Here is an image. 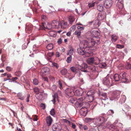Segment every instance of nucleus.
<instances>
[{"instance_id":"9","label":"nucleus","mask_w":131,"mask_h":131,"mask_svg":"<svg viewBox=\"0 0 131 131\" xmlns=\"http://www.w3.org/2000/svg\"><path fill=\"white\" fill-rule=\"evenodd\" d=\"M87 67V64L85 63L82 64L81 66L79 65L78 67V69H80L81 71L86 72H88L86 69Z\"/></svg>"},{"instance_id":"16","label":"nucleus","mask_w":131,"mask_h":131,"mask_svg":"<svg viewBox=\"0 0 131 131\" xmlns=\"http://www.w3.org/2000/svg\"><path fill=\"white\" fill-rule=\"evenodd\" d=\"M52 25L53 28H58L60 26L59 23L56 20H53L52 22Z\"/></svg>"},{"instance_id":"11","label":"nucleus","mask_w":131,"mask_h":131,"mask_svg":"<svg viewBox=\"0 0 131 131\" xmlns=\"http://www.w3.org/2000/svg\"><path fill=\"white\" fill-rule=\"evenodd\" d=\"M83 99L82 98L80 97L77 100L75 103L76 106L78 107H80L83 105L84 102H83Z\"/></svg>"},{"instance_id":"37","label":"nucleus","mask_w":131,"mask_h":131,"mask_svg":"<svg viewBox=\"0 0 131 131\" xmlns=\"http://www.w3.org/2000/svg\"><path fill=\"white\" fill-rule=\"evenodd\" d=\"M73 48L71 47L70 48V50H69L68 52V53L67 54L70 56H72V55L73 54Z\"/></svg>"},{"instance_id":"14","label":"nucleus","mask_w":131,"mask_h":131,"mask_svg":"<svg viewBox=\"0 0 131 131\" xmlns=\"http://www.w3.org/2000/svg\"><path fill=\"white\" fill-rule=\"evenodd\" d=\"M120 76L121 78V81L122 82L125 83L127 80L126 78V74L124 72H121L120 74Z\"/></svg>"},{"instance_id":"22","label":"nucleus","mask_w":131,"mask_h":131,"mask_svg":"<svg viewBox=\"0 0 131 131\" xmlns=\"http://www.w3.org/2000/svg\"><path fill=\"white\" fill-rule=\"evenodd\" d=\"M68 20L69 21V23H68L69 24H70L71 25L73 24V22L74 21L75 19L74 17L72 16H68Z\"/></svg>"},{"instance_id":"21","label":"nucleus","mask_w":131,"mask_h":131,"mask_svg":"<svg viewBox=\"0 0 131 131\" xmlns=\"http://www.w3.org/2000/svg\"><path fill=\"white\" fill-rule=\"evenodd\" d=\"M97 126H98L97 129L99 131H104L105 129L107 127V126H106L103 124Z\"/></svg>"},{"instance_id":"47","label":"nucleus","mask_w":131,"mask_h":131,"mask_svg":"<svg viewBox=\"0 0 131 131\" xmlns=\"http://www.w3.org/2000/svg\"><path fill=\"white\" fill-rule=\"evenodd\" d=\"M39 82L36 79H34L33 81V83L35 85H37L38 84Z\"/></svg>"},{"instance_id":"43","label":"nucleus","mask_w":131,"mask_h":131,"mask_svg":"<svg viewBox=\"0 0 131 131\" xmlns=\"http://www.w3.org/2000/svg\"><path fill=\"white\" fill-rule=\"evenodd\" d=\"M17 96L18 97V99L22 100H23L24 99V97L22 96V94L20 93L17 94Z\"/></svg>"},{"instance_id":"51","label":"nucleus","mask_w":131,"mask_h":131,"mask_svg":"<svg viewBox=\"0 0 131 131\" xmlns=\"http://www.w3.org/2000/svg\"><path fill=\"white\" fill-rule=\"evenodd\" d=\"M93 118H85V121L86 122H91L92 121H93Z\"/></svg>"},{"instance_id":"35","label":"nucleus","mask_w":131,"mask_h":131,"mask_svg":"<svg viewBox=\"0 0 131 131\" xmlns=\"http://www.w3.org/2000/svg\"><path fill=\"white\" fill-rule=\"evenodd\" d=\"M125 68L127 70H131V64L128 62H126L125 65Z\"/></svg>"},{"instance_id":"31","label":"nucleus","mask_w":131,"mask_h":131,"mask_svg":"<svg viewBox=\"0 0 131 131\" xmlns=\"http://www.w3.org/2000/svg\"><path fill=\"white\" fill-rule=\"evenodd\" d=\"M97 10L100 12L102 11L103 10V6L102 5L100 4L98 5L97 7Z\"/></svg>"},{"instance_id":"54","label":"nucleus","mask_w":131,"mask_h":131,"mask_svg":"<svg viewBox=\"0 0 131 131\" xmlns=\"http://www.w3.org/2000/svg\"><path fill=\"white\" fill-rule=\"evenodd\" d=\"M52 64L53 66L56 67L57 69H58L59 67V65L56 63L54 62L52 63Z\"/></svg>"},{"instance_id":"38","label":"nucleus","mask_w":131,"mask_h":131,"mask_svg":"<svg viewBox=\"0 0 131 131\" xmlns=\"http://www.w3.org/2000/svg\"><path fill=\"white\" fill-rule=\"evenodd\" d=\"M116 1H117L118 2H119V3H121V5L120 7H119V10L121 11V10L122 9L123 7V2L122 1V0H116Z\"/></svg>"},{"instance_id":"24","label":"nucleus","mask_w":131,"mask_h":131,"mask_svg":"<svg viewBox=\"0 0 131 131\" xmlns=\"http://www.w3.org/2000/svg\"><path fill=\"white\" fill-rule=\"evenodd\" d=\"M48 34L50 36L54 37H55L57 35V33L53 31H49Z\"/></svg>"},{"instance_id":"61","label":"nucleus","mask_w":131,"mask_h":131,"mask_svg":"<svg viewBox=\"0 0 131 131\" xmlns=\"http://www.w3.org/2000/svg\"><path fill=\"white\" fill-rule=\"evenodd\" d=\"M37 117V116L36 115L34 116L33 118V120L34 121H37L38 120Z\"/></svg>"},{"instance_id":"27","label":"nucleus","mask_w":131,"mask_h":131,"mask_svg":"<svg viewBox=\"0 0 131 131\" xmlns=\"http://www.w3.org/2000/svg\"><path fill=\"white\" fill-rule=\"evenodd\" d=\"M77 52L79 54L81 55L84 54L85 53V52L84 50L81 49V48L78 49Z\"/></svg>"},{"instance_id":"3","label":"nucleus","mask_w":131,"mask_h":131,"mask_svg":"<svg viewBox=\"0 0 131 131\" xmlns=\"http://www.w3.org/2000/svg\"><path fill=\"white\" fill-rule=\"evenodd\" d=\"M103 83L108 86L110 87L113 85L111 77H109L108 75L104 78L103 80Z\"/></svg>"},{"instance_id":"8","label":"nucleus","mask_w":131,"mask_h":131,"mask_svg":"<svg viewBox=\"0 0 131 131\" xmlns=\"http://www.w3.org/2000/svg\"><path fill=\"white\" fill-rule=\"evenodd\" d=\"M66 93L68 96L70 97H72L75 94L74 91L70 88L66 89Z\"/></svg>"},{"instance_id":"18","label":"nucleus","mask_w":131,"mask_h":131,"mask_svg":"<svg viewBox=\"0 0 131 131\" xmlns=\"http://www.w3.org/2000/svg\"><path fill=\"white\" fill-rule=\"evenodd\" d=\"M46 121L47 126H50L52 122V120L50 116H48L46 118Z\"/></svg>"},{"instance_id":"64","label":"nucleus","mask_w":131,"mask_h":131,"mask_svg":"<svg viewBox=\"0 0 131 131\" xmlns=\"http://www.w3.org/2000/svg\"><path fill=\"white\" fill-rule=\"evenodd\" d=\"M118 126L120 128H122L123 126V125L121 123H118Z\"/></svg>"},{"instance_id":"48","label":"nucleus","mask_w":131,"mask_h":131,"mask_svg":"<svg viewBox=\"0 0 131 131\" xmlns=\"http://www.w3.org/2000/svg\"><path fill=\"white\" fill-rule=\"evenodd\" d=\"M77 28L79 31L83 30L84 29V27L83 26H78L77 27Z\"/></svg>"},{"instance_id":"17","label":"nucleus","mask_w":131,"mask_h":131,"mask_svg":"<svg viewBox=\"0 0 131 131\" xmlns=\"http://www.w3.org/2000/svg\"><path fill=\"white\" fill-rule=\"evenodd\" d=\"M106 17V15L105 13H100L98 14L97 16V20H102Z\"/></svg>"},{"instance_id":"59","label":"nucleus","mask_w":131,"mask_h":131,"mask_svg":"<svg viewBox=\"0 0 131 131\" xmlns=\"http://www.w3.org/2000/svg\"><path fill=\"white\" fill-rule=\"evenodd\" d=\"M117 47L118 48L122 49L124 47L123 45H121L119 44H118L117 45Z\"/></svg>"},{"instance_id":"5","label":"nucleus","mask_w":131,"mask_h":131,"mask_svg":"<svg viewBox=\"0 0 131 131\" xmlns=\"http://www.w3.org/2000/svg\"><path fill=\"white\" fill-rule=\"evenodd\" d=\"M85 98L88 102H91L93 101L94 99V96L91 91H89L87 93Z\"/></svg>"},{"instance_id":"10","label":"nucleus","mask_w":131,"mask_h":131,"mask_svg":"<svg viewBox=\"0 0 131 131\" xmlns=\"http://www.w3.org/2000/svg\"><path fill=\"white\" fill-rule=\"evenodd\" d=\"M112 4V0H105L104 2V5L105 8H108L111 7Z\"/></svg>"},{"instance_id":"45","label":"nucleus","mask_w":131,"mask_h":131,"mask_svg":"<svg viewBox=\"0 0 131 131\" xmlns=\"http://www.w3.org/2000/svg\"><path fill=\"white\" fill-rule=\"evenodd\" d=\"M76 100V99L75 98H71L69 102L70 103L73 104L74 103L75 101Z\"/></svg>"},{"instance_id":"42","label":"nucleus","mask_w":131,"mask_h":131,"mask_svg":"<svg viewBox=\"0 0 131 131\" xmlns=\"http://www.w3.org/2000/svg\"><path fill=\"white\" fill-rule=\"evenodd\" d=\"M6 57V55L5 54H4L2 55L1 60L3 62H4L5 61Z\"/></svg>"},{"instance_id":"39","label":"nucleus","mask_w":131,"mask_h":131,"mask_svg":"<svg viewBox=\"0 0 131 131\" xmlns=\"http://www.w3.org/2000/svg\"><path fill=\"white\" fill-rule=\"evenodd\" d=\"M61 73L62 75H65L67 73V71L66 69L64 68L61 70Z\"/></svg>"},{"instance_id":"13","label":"nucleus","mask_w":131,"mask_h":131,"mask_svg":"<svg viewBox=\"0 0 131 131\" xmlns=\"http://www.w3.org/2000/svg\"><path fill=\"white\" fill-rule=\"evenodd\" d=\"M79 46L83 48H86L88 46L89 47L88 41L85 40H83L80 43Z\"/></svg>"},{"instance_id":"33","label":"nucleus","mask_w":131,"mask_h":131,"mask_svg":"<svg viewBox=\"0 0 131 131\" xmlns=\"http://www.w3.org/2000/svg\"><path fill=\"white\" fill-rule=\"evenodd\" d=\"M52 26V23L51 24L48 23L46 25V28L48 29H51L53 28Z\"/></svg>"},{"instance_id":"58","label":"nucleus","mask_w":131,"mask_h":131,"mask_svg":"<svg viewBox=\"0 0 131 131\" xmlns=\"http://www.w3.org/2000/svg\"><path fill=\"white\" fill-rule=\"evenodd\" d=\"M75 28V25H73L70 28L71 31H74Z\"/></svg>"},{"instance_id":"52","label":"nucleus","mask_w":131,"mask_h":131,"mask_svg":"<svg viewBox=\"0 0 131 131\" xmlns=\"http://www.w3.org/2000/svg\"><path fill=\"white\" fill-rule=\"evenodd\" d=\"M94 3L95 2L89 3L88 5L89 7L90 8L94 6Z\"/></svg>"},{"instance_id":"41","label":"nucleus","mask_w":131,"mask_h":131,"mask_svg":"<svg viewBox=\"0 0 131 131\" xmlns=\"http://www.w3.org/2000/svg\"><path fill=\"white\" fill-rule=\"evenodd\" d=\"M15 75L18 77H20L22 74L21 72L20 71H16L15 73Z\"/></svg>"},{"instance_id":"55","label":"nucleus","mask_w":131,"mask_h":131,"mask_svg":"<svg viewBox=\"0 0 131 131\" xmlns=\"http://www.w3.org/2000/svg\"><path fill=\"white\" fill-rule=\"evenodd\" d=\"M59 87L61 90L63 89L61 81H59Z\"/></svg>"},{"instance_id":"6","label":"nucleus","mask_w":131,"mask_h":131,"mask_svg":"<svg viewBox=\"0 0 131 131\" xmlns=\"http://www.w3.org/2000/svg\"><path fill=\"white\" fill-rule=\"evenodd\" d=\"M62 128L61 125L57 123L54 124L52 126V129L53 131H60Z\"/></svg>"},{"instance_id":"60","label":"nucleus","mask_w":131,"mask_h":131,"mask_svg":"<svg viewBox=\"0 0 131 131\" xmlns=\"http://www.w3.org/2000/svg\"><path fill=\"white\" fill-rule=\"evenodd\" d=\"M6 70L8 71H11L12 70V68L10 67L9 66H7L6 67Z\"/></svg>"},{"instance_id":"26","label":"nucleus","mask_w":131,"mask_h":131,"mask_svg":"<svg viewBox=\"0 0 131 131\" xmlns=\"http://www.w3.org/2000/svg\"><path fill=\"white\" fill-rule=\"evenodd\" d=\"M100 96H102V98L104 100H105L108 99L107 93H101L100 95Z\"/></svg>"},{"instance_id":"4","label":"nucleus","mask_w":131,"mask_h":131,"mask_svg":"<svg viewBox=\"0 0 131 131\" xmlns=\"http://www.w3.org/2000/svg\"><path fill=\"white\" fill-rule=\"evenodd\" d=\"M87 62L89 64L97 65L100 63V60L97 57H90L88 58Z\"/></svg>"},{"instance_id":"2","label":"nucleus","mask_w":131,"mask_h":131,"mask_svg":"<svg viewBox=\"0 0 131 131\" xmlns=\"http://www.w3.org/2000/svg\"><path fill=\"white\" fill-rule=\"evenodd\" d=\"M100 39L98 37H93L92 39H90L88 41L89 47L91 48L95 46L96 43L99 44L100 43Z\"/></svg>"},{"instance_id":"49","label":"nucleus","mask_w":131,"mask_h":131,"mask_svg":"<svg viewBox=\"0 0 131 131\" xmlns=\"http://www.w3.org/2000/svg\"><path fill=\"white\" fill-rule=\"evenodd\" d=\"M106 66V64L105 63L103 62L100 64L99 67L101 68H103L105 67Z\"/></svg>"},{"instance_id":"57","label":"nucleus","mask_w":131,"mask_h":131,"mask_svg":"<svg viewBox=\"0 0 131 131\" xmlns=\"http://www.w3.org/2000/svg\"><path fill=\"white\" fill-rule=\"evenodd\" d=\"M57 86L56 85H53L51 88V89L53 91H54L56 90V89Z\"/></svg>"},{"instance_id":"63","label":"nucleus","mask_w":131,"mask_h":131,"mask_svg":"<svg viewBox=\"0 0 131 131\" xmlns=\"http://www.w3.org/2000/svg\"><path fill=\"white\" fill-rule=\"evenodd\" d=\"M21 80L22 82H24L25 80V78L23 76H22L21 79Z\"/></svg>"},{"instance_id":"30","label":"nucleus","mask_w":131,"mask_h":131,"mask_svg":"<svg viewBox=\"0 0 131 131\" xmlns=\"http://www.w3.org/2000/svg\"><path fill=\"white\" fill-rule=\"evenodd\" d=\"M53 52H49L47 55V58L50 61L51 57L53 55Z\"/></svg>"},{"instance_id":"40","label":"nucleus","mask_w":131,"mask_h":131,"mask_svg":"<svg viewBox=\"0 0 131 131\" xmlns=\"http://www.w3.org/2000/svg\"><path fill=\"white\" fill-rule=\"evenodd\" d=\"M34 92L36 94H38L39 93V89L37 87H35L33 88Z\"/></svg>"},{"instance_id":"7","label":"nucleus","mask_w":131,"mask_h":131,"mask_svg":"<svg viewBox=\"0 0 131 131\" xmlns=\"http://www.w3.org/2000/svg\"><path fill=\"white\" fill-rule=\"evenodd\" d=\"M106 125L107 127L110 129V131H119L118 129L116 127L111 124L110 122L107 123Z\"/></svg>"},{"instance_id":"44","label":"nucleus","mask_w":131,"mask_h":131,"mask_svg":"<svg viewBox=\"0 0 131 131\" xmlns=\"http://www.w3.org/2000/svg\"><path fill=\"white\" fill-rule=\"evenodd\" d=\"M72 59V56H70L67 58V62L68 63H70Z\"/></svg>"},{"instance_id":"29","label":"nucleus","mask_w":131,"mask_h":131,"mask_svg":"<svg viewBox=\"0 0 131 131\" xmlns=\"http://www.w3.org/2000/svg\"><path fill=\"white\" fill-rule=\"evenodd\" d=\"M111 41L113 42H115L117 40V36L115 35H113L111 37Z\"/></svg>"},{"instance_id":"28","label":"nucleus","mask_w":131,"mask_h":131,"mask_svg":"<svg viewBox=\"0 0 131 131\" xmlns=\"http://www.w3.org/2000/svg\"><path fill=\"white\" fill-rule=\"evenodd\" d=\"M114 78V80L115 81H118L120 79V77L118 74H115L114 76L113 77Z\"/></svg>"},{"instance_id":"36","label":"nucleus","mask_w":131,"mask_h":131,"mask_svg":"<svg viewBox=\"0 0 131 131\" xmlns=\"http://www.w3.org/2000/svg\"><path fill=\"white\" fill-rule=\"evenodd\" d=\"M71 71L75 73H77L78 71V70L75 67H72L70 68Z\"/></svg>"},{"instance_id":"56","label":"nucleus","mask_w":131,"mask_h":131,"mask_svg":"<svg viewBox=\"0 0 131 131\" xmlns=\"http://www.w3.org/2000/svg\"><path fill=\"white\" fill-rule=\"evenodd\" d=\"M40 106L42 109L43 110L45 109L46 107L45 104L42 103H41Z\"/></svg>"},{"instance_id":"20","label":"nucleus","mask_w":131,"mask_h":131,"mask_svg":"<svg viewBox=\"0 0 131 131\" xmlns=\"http://www.w3.org/2000/svg\"><path fill=\"white\" fill-rule=\"evenodd\" d=\"M49 69L48 67H45L43 68L41 70V73L44 75H46L49 73Z\"/></svg>"},{"instance_id":"34","label":"nucleus","mask_w":131,"mask_h":131,"mask_svg":"<svg viewBox=\"0 0 131 131\" xmlns=\"http://www.w3.org/2000/svg\"><path fill=\"white\" fill-rule=\"evenodd\" d=\"M53 46L52 43L49 44L47 46V48L48 50H52L53 48Z\"/></svg>"},{"instance_id":"32","label":"nucleus","mask_w":131,"mask_h":131,"mask_svg":"<svg viewBox=\"0 0 131 131\" xmlns=\"http://www.w3.org/2000/svg\"><path fill=\"white\" fill-rule=\"evenodd\" d=\"M81 32L80 31L76 30L74 33V35H77V37L78 38L81 37Z\"/></svg>"},{"instance_id":"23","label":"nucleus","mask_w":131,"mask_h":131,"mask_svg":"<svg viewBox=\"0 0 131 131\" xmlns=\"http://www.w3.org/2000/svg\"><path fill=\"white\" fill-rule=\"evenodd\" d=\"M93 22L94 28L98 27L101 24V22L98 20H95Z\"/></svg>"},{"instance_id":"1","label":"nucleus","mask_w":131,"mask_h":131,"mask_svg":"<svg viewBox=\"0 0 131 131\" xmlns=\"http://www.w3.org/2000/svg\"><path fill=\"white\" fill-rule=\"evenodd\" d=\"M93 120L94 124L92 126L94 127L105 123L107 119L103 116H99L94 118Z\"/></svg>"},{"instance_id":"46","label":"nucleus","mask_w":131,"mask_h":131,"mask_svg":"<svg viewBox=\"0 0 131 131\" xmlns=\"http://www.w3.org/2000/svg\"><path fill=\"white\" fill-rule=\"evenodd\" d=\"M50 113L52 116L54 115L55 114V111L54 109H52L50 112Z\"/></svg>"},{"instance_id":"62","label":"nucleus","mask_w":131,"mask_h":131,"mask_svg":"<svg viewBox=\"0 0 131 131\" xmlns=\"http://www.w3.org/2000/svg\"><path fill=\"white\" fill-rule=\"evenodd\" d=\"M18 79V78L17 77H15L12 78L11 79V80H12V81L13 82L16 81V80H17Z\"/></svg>"},{"instance_id":"12","label":"nucleus","mask_w":131,"mask_h":131,"mask_svg":"<svg viewBox=\"0 0 131 131\" xmlns=\"http://www.w3.org/2000/svg\"><path fill=\"white\" fill-rule=\"evenodd\" d=\"M62 92L60 91H58L57 92V93H55L52 96L53 97V99L52 101L53 102V103L54 104H55V101L57 100L58 101V94H59L60 95H62Z\"/></svg>"},{"instance_id":"53","label":"nucleus","mask_w":131,"mask_h":131,"mask_svg":"<svg viewBox=\"0 0 131 131\" xmlns=\"http://www.w3.org/2000/svg\"><path fill=\"white\" fill-rule=\"evenodd\" d=\"M62 42V39L61 38H60L58 39L57 42L58 44L60 45L61 43Z\"/></svg>"},{"instance_id":"50","label":"nucleus","mask_w":131,"mask_h":131,"mask_svg":"<svg viewBox=\"0 0 131 131\" xmlns=\"http://www.w3.org/2000/svg\"><path fill=\"white\" fill-rule=\"evenodd\" d=\"M42 21H45L47 19V17L46 16L43 15H42L41 16Z\"/></svg>"},{"instance_id":"15","label":"nucleus","mask_w":131,"mask_h":131,"mask_svg":"<svg viewBox=\"0 0 131 131\" xmlns=\"http://www.w3.org/2000/svg\"><path fill=\"white\" fill-rule=\"evenodd\" d=\"M61 23V27L62 28H66L69 26V24L67 22L62 21Z\"/></svg>"},{"instance_id":"25","label":"nucleus","mask_w":131,"mask_h":131,"mask_svg":"<svg viewBox=\"0 0 131 131\" xmlns=\"http://www.w3.org/2000/svg\"><path fill=\"white\" fill-rule=\"evenodd\" d=\"M75 91V95H76L77 96H81L83 93V92L82 90H81L80 91L79 90H77Z\"/></svg>"},{"instance_id":"19","label":"nucleus","mask_w":131,"mask_h":131,"mask_svg":"<svg viewBox=\"0 0 131 131\" xmlns=\"http://www.w3.org/2000/svg\"><path fill=\"white\" fill-rule=\"evenodd\" d=\"M32 29V26L31 25H29L26 26L25 31L27 33H29L31 32Z\"/></svg>"}]
</instances>
